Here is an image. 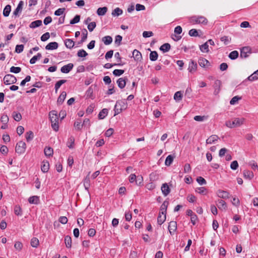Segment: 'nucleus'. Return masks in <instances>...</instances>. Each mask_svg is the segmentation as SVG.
<instances>
[{
    "label": "nucleus",
    "mask_w": 258,
    "mask_h": 258,
    "mask_svg": "<svg viewBox=\"0 0 258 258\" xmlns=\"http://www.w3.org/2000/svg\"><path fill=\"white\" fill-rule=\"evenodd\" d=\"M244 121L245 119L244 118H235L232 121H227L225 125L229 128L237 127L242 125L244 123Z\"/></svg>",
    "instance_id": "f257e3e1"
},
{
    "label": "nucleus",
    "mask_w": 258,
    "mask_h": 258,
    "mask_svg": "<svg viewBox=\"0 0 258 258\" xmlns=\"http://www.w3.org/2000/svg\"><path fill=\"white\" fill-rule=\"evenodd\" d=\"M127 108V103L124 100H118L114 106V111L115 116L120 113L123 110Z\"/></svg>",
    "instance_id": "f03ea898"
},
{
    "label": "nucleus",
    "mask_w": 258,
    "mask_h": 258,
    "mask_svg": "<svg viewBox=\"0 0 258 258\" xmlns=\"http://www.w3.org/2000/svg\"><path fill=\"white\" fill-rule=\"evenodd\" d=\"M189 22L192 24H202L206 25L208 23V20L204 16H195L190 18Z\"/></svg>",
    "instance_id": "7ed1b4c3"
},
{
    "label": "nucleus",
    "mask_w": 258,
    "mask_h": 258,
    "mask_svg": "<svg viewBox=\"0 0 258 258\" xmlns=\"http://www.w3.org/2000/svg\"><path fill=\"white\" fill-rule=\"evenodd\" d=\"M26 148V145L25 143L23 141H20L16 146V152L19 154H23L25 152Z\"/></svg>",
    "instance_id": "20e7f679"
},
{
    "label": "nucleus",
    "mask_w": 258,
    "mask_h": 258,
    "mask_svg": "<svg viewBox=\"0 0 258 258\" xmlns=\"http://www.w3.org/2000/svg\"><path fill=\"white\" fill-rule=\"evenodd\" d=\"M4 82L6 85L15 84L17 82V79L14 76L11 74H8L5 76L4 78Z\"/></svg>",
    "instance_id": "39448f33"
},
{
    "label": "nucleus",
    "mask_w": 258,
    "mask_h": 258,
    "mask_svg": "<svg viewBox=\"0 0 258 258\" xmlns=\"http://www.w3.org/2000/svg\"><path fill=\"white\" fill-rule=\"evenodd\" d=\"M251 48L249 46L243 47L240 50V57L246 58L251 53Z\"/></svg>",
    "instance_id": "423d86ee"
},
{
    "label": "nucleus",
    "mask_w": 258,
    "mask_h": 258,
    "mask_svg": "<svg viewBox=\"0 0 258 258\" xmlns=\"http://www.w3.org/2000/svg\"><path fill=\"white\" fill-rule=\"evenodd\" d=\"M23 5L24 2L22 1H21L19 3L16 9L13 12V16H14L16 17L19 16L20 14L21 13L22 11Z\"/></svg>",
    "instance_id": "0eeeda50"
},
{
    "label": "nucleus",
    "mask_w": 258,
    "mask_h": 258,
    "mask_svg": "<svg viewBox=\"0 0 258 258\" xmlns=\"http://www.w3.org/2000/svg\"><path fill=\"white\" fill-rule=\"evenodd\" d=\"M221 86L222 83L220 80H217L215 81L213 86L214 88V94L215 95H217L220 93L221 91Z\"/></svg>",
    "instance_id": "6e6552de"
},
{
    "label": "nucleus",
    "mask_w": 258,
    "mask_h": 258,
    "mask_svg": "<svg viewBox=\"0 0 258 258\" xmlns=\"http://www.w3.org/2000/svg\"><path fill=\"white\" fill-rule=\"evenodd\" d=\"M168 231L171 235H172L173 233L177 229V223L175 221H171L169 223L168 227Z\"/></svg>",
    "instance_id": "1a4fd4ad"
},
{
    "label": "nucleus",
    "mask_w": 258,
    "mask_h": 258,
    "mask_svg": "<svg viewBox=\"0 0 258 258\" xmlns=\"http://www.w3.org/2000/svg\"><path fill=\"white\" fill-rule=\"evenodd\" d=\"M198 63L202 68H208L211 66L210 62L207 59L203 57H200L199 59Z\"/></svg>",
    "instance_id": "9d476101"
},
{
    "label": "nucleus",
    "mask_w": 258,
    "mask_h": 258,
    "mask_svg": "<svg viewBox=\"0 0 258 258\" xmlns=\"http://www.w3.org/2000/svg\"><path fill=\"white\" fill-rule=\"evenodd\" d=\"M197 67V62L191 60L189 63L188 70L190 73H194L196 71Z\"/></svg>",
    "instance_id": "9b49d317"
},
{
    "label": "nucleus",
    "mask_w": 258,
    "mask_h": 258,
    "mask_svg": "<svg viewBox=\"0 0 258 258\" xmlns=\"http://www.w3.org/2000/svg\"><path fill=\"white\" fill-rule=\"evenodd\" d=\"M74 64L72 63H70L67 65H64L61 68L60 71L62 73H68L73 68Z\"/></svg>",
    "instance_id": "f8f14e48"
},
{
    "label": "nucleus",
    "mask_w": 258,
    "mask_h": 258,
    "mask_svg": "<svg viewBox=\"0 0 258 258\" xmlns=\"http://www.w3.org/2000/svg\"><path fill=\"white\" fill-rule=\"evenodd\" d=\"M127 80L128 79L126 77L119 78L116 82L118 87L120 89L124 88L125 86L126 82Z\"/></svg>",
    "instance_id": "ddd939ff"
},
{
    "label": "nucleus",
    "mask_w": 258,
    "mask_h": 258,
    "mask_svg": "<svg viewBox=\"0 0 258 258\" xmlns=\"http://www.w3.org/2000/svg\"><path fill=\"white\" fill-rule=\"evenodd\" d=\"M49 117L50 119L51 122H57L58 120L57 117V112L55 110L51 111L49 112Z\"/></svg>",
    "instance_id": "4468645a"
},
{
    "label": "nucleus",
    "mask_w": 258,
    "mask_h": 258,
    "mask_svg": "<svg viewBox=\"0 0 258 258\" xmlns=\"http://www.w3.org/2000/svg\"><path fill=\"white\" fill-rule=\"evenodd\" d=\"M161 189L164 196H167L170 193V189L166 183L162 184Z\"/></svg>",
    "instance_id": "2eb2a0df"
},
{
    "label": "nucleus",
    "mask_w": 258,
    "mask_h": 258,
    "mask_svg": "<svg viewBox=\"0 0 258 258\" xmlns=\"http://www.w3.org/2000/svg\"><path fill=\"white\" fill-rule=\"evenodd\" d=\"M218 196L222 199H228L229 193L225 190H219L217 192Z\"/></svg>",
    "instance_id": "dca6fc26"
},
{
    "label": "nucleus",
    "mask_w": 258,
    "mask_h": 258,
    "mask_svg": "<svg viewBox=\"0 0 258 258\" xmlns=\"http://www.w3.org/2000/svg\"><path fill=\"white\" fill-rule=\"evenodd\" d=\"M133 56L136 61H141L142 58L141 53L137 49L134 50Z\"/></svg>",
    "instance_id": "f3484780"
},
{
    "label": "nucleus",
    "mask_w": 258,
    "mask_h": 258,
    "mask_svg": "<svg viewBox=\"0 0 258 258\" xmlns=\"http://www.w3.org/2000/svg\"><path fill=\"white\" fill-rule=\"evenodd\" d=\"M217 206L219 209L224 210L227 209L226 203L222 200L219 199L217 201Z\"/></svg>",
    "instance_id": "a211bd4d"
},
{
    "label": "nucleus",
    "mask_w": 258,
    "mask_h": 258,
    "mask_svg": "<svg viewBox=\"0 0 258 258\" xmlns=\"http://www.w3.org/2000/svg\"><path fill=\"white\" fill-rule=\"evenodd\" d=\"M58 44L56 42H52L48 43L46 46L45 49L46 50H54L58 48Z\"/></svg>",
    "instance_id": "6ab92c4d"
},
{
    "label": "nucleus",
    "mask_w": 258,
    "mask_h": 258,
    "mask_svg": "<svg viewBox=\"0 0 258 258\" xmlns=\"http://www.w3.org/2000/svg\"><path fill=\"white\" fill-rule=\"evenodd\" d=\"M169 204L168 202L165 201H164L160 207V214H162V215H166L167 208L168 207V205Z\"/></svg>",
    "instance_id": "aec40b11"
},
{
    "label": "nucleus",
    "mask_w": 258,
    "mask_h": 258,
    "mask_svg": "<svg viewBox=\"0 0 258 258\" xmlns=\"http://www.w3.org/2000/svg\"><path fill=\"white\" fill-rule=\"evenodd\" d=\"M219 139V137L216 135H213L211 136L208 139L206 140V143L207 144H211L215 143V141H217Z\"/></svg>",
    "instance_id": "412c9836"
},
{
    "label": "nucleus",
    "mask_w": 258,
    "mask_h": 258,
    "mask_svg": "<svg viewBox=\"0 0 258 258\" xmlns=\"http://www.w3.org/2000/svg\"><path fill=\"white\" fill-rule=\"evenodd\" d=\"M41 170L43 172L46 173L47 172L49 168V164L48 161H43L42 163V165L41 166Z\"/></svg>",
    "instance_id": "4be33fe9"
},
{
    "label": "nucleus",
    "mask_w": 258,
    "mask_h": 258,
    "mask_svg": "<svg viewBox=\"0 0 258 258\" xmlns=\"http://www.w3.org/2000/svg\"><path fill=\"white\" fill-rule=\"evenodd\" d=\"M65 46L69 49L73 48L75 45V42L71 39H67L64 40Z\"/></svg>",
    "instance_id": "5701e85b"
},
{
    "label": "nucleus",
    "mask_w": 258,
    "mask_h": 258,
    "mask_svg": "<svg viewBox=\"0 0 258 258\" xmlns=\"http://www.w3.org/2000/svg\"><path fill=\"white\" fill-rule=\"evenodd\" d=\"M67 96V93L64 91L61 92L57 98V102L58 104H61L65 100Z\"/></svg>",
    "instance_id": "b1692460"
},
{
    "label": "nucleus",
    "mask_w": 258,
    "mask_h": 258,
    "mask_svg": "<svg viewBox=\"0 0 258 258\" xmlns=\"http://www.w3.org/2000/svg\"><path fill=\"white\" fill-rule=\"evenodd\" d=\"M84 186L85 187V189L89 191V188L90 186V179L89 177V174L85 178L84 180Z\"/></svg>",
    "instance_id": "393cba45"
},
{
    "label": "nucleus",
    "mask_w": 258,
    "mask_h": 258,
    "mask_svg": "<svg viewBox=\"0 0 258 258\" xmlns=\"http://www.w3.org/2000/svg\"><path fill=\"white\" fill-rule=\"evenodd\" d=\"M42 22L41 20H36L31 22L29 25V27L31 28H35L36 27L40 26L42 25Z\"/></svg>",
    "instance_id": "a878e982"
},
{
    "label": "nucleus",
    "mask_w": 258,
    "mask_h": 258,
    "mask_svg": "<svg viewBox=\"0 0 258 258\" xmlns=\"http://www.w3.org/2000/svg\"><path fill=\"white\" fill-rule=\"evenodd\" d=\"M170 44L169 43H166L160 46V50L162 51L163 52H166L170 49Z\"/></svg>",
    "instance_id": "bb28decb"
},
{
    "label": "nucleus",
    "mask_w": 258,
    "mask_h": 258,
    "mask_svg": "<svg viewBox=\"0 0 258 258\" xmlns=\"http://www.w3.org/2000/svg\"><path fill=\"white\" fill-rule=\"evenodd\" d=\"M107 8L104 7L102 8H99L97 10V14L98 16H104L105 15L107 11Z\"/></svg>",
    "instance_id": "cd10ccee"
},
{
    "label": "nucleus",
    "mask_w": 258,
    "mask_h": 258,
    "mask_svg": "<svg viewBox=\"0 0 258 258\" xmlns=\"http://www.w3.org/2000/svg\"><path fill=\"white\" fill-rule=\"evenodd\" d=\"M39 201L38 197L36 196L30 197L28 199L29 203L31 204H38Z\"/></svg>",
    "instance_id": "c85d7f7f"
},
{
    "label": "nucleus",
    "mask_w": 258,
    "mask_h": 258,
    "mask_svg": "<svg viewBox=\"0 0 258 258\" xmlns=\"http://www.w3.org/2000/svg\"><path fill=\"white\" fill-rule=\"evenodd\" d=\"M243 175L245 178L251 179L253 177V173L249 170H244L243 171Z\"/></svg>",
    "instance_id": "c756f323"
},
{
    "label": "nucleus",
    "mask_w": 258,
    "mask_h": 258,
    "mask_svg": "<svg viewBox=\"0 0 258 258\" xmlns=\"http://www.w3.org/2000/svg\"><path fill=\"white\" fill-rule=\"evenodd\" d=\"M44 152L46 156H52L53 153V149L51 147H46L44 149Z\"/></svg>",
    "instance_id": "7c9ffc66"
},
{
    "label": "nucleus",
    "mask_w": 258,
    "mask_h": 258,
    "mask_svg": "<svg viewBox=\"0 0 258 258\" xmlns=\"http://www.w3.org/2000/svg\"><path fill=\"white\" fill-rule=\"evenodd\" d=\"M108 114V110L106 108L103 109L98 114V118L100 119H104Z\"/></svg>",
    "instance_id": "2f4dec72"
},
{
    "label": "nucleus",
    "mask_w": 258,
    "mask_h": 258,
    "mask_svg": "<svg viewBox=\"0 0 258 258\" xmlns=\"http://www.w3.org/2000/svg\"><path fill=\"white\" fill-rule=\"evenodd\" d=\"M67 82V80H60L59 81H57L55 84V86H54V88H55V93H57V90H58V89L60 88V87L64 83H66Z\"/></svg>",
    "instance_id": "473e14b6"
},
{
    "label": "nucleus",
    "mask_w": 258,
    "mask_h": 258,
    "mask_svg": "<svg viewBox=\"0 0 258 258\" xmlns=\"http://www.w3.org/2000/svg\"><path fill=\"white\" fill-rule=\"evenodd\" d=\"M102 40L105 45H109L112 42V38L110 36H106L102 38Z\"/></svg>",
    "instance_id": "72a5a7b5"
},
{
    "label": "nucleus",
    "mask_w": 258,
    "mask_h": 258,
    "mask_svg": "<svg viewBox=\"0 0 258 258\" xmlns=\"http://www.w3.org/2000/svg\"><path fill=\"white\" fill-rule=\"evenodd\" d=\"M64 242L67 248H71L72 246V238L71 237L67 235L64 237Z\"/></svg>",
    "instance_id": "f704fd0d"
},
{
    "label": "nucleus",
    "mask_w": 258,
    "mask_h": 258,
    "mask_svg": "<svg viewBox=\"0 0 258 258\" xmlns=\"http://www.w3.org/2000/svg\"><path fill=\"white\" fill-rule=\"evenodd\" d=\"M258 79V70L254 72L252 75L247 78V80L249 81H253Z\"/></svg>",
    "instance_id": "c9c22d12"
},
{
    "label": "nucleus",
    "mask_w": 258,
    "mask_h": 258,
    "mask_svg": "<svg viewBox=\"0 0 258 258\" xmlns=\"http://www.w3.org/2000/svg\"><path fill=\"white\" fill-rule=\"evenodd\" d=\"M200 49L203 52H208L209 51V49L208 42H206L204 44L201 45L200 46Z\"/></svg>",
    "instance_id": "e433bc0d"
},
{
    "label": "nucleus",
    "mask_w": 258,
    "mask_h": 258,
    "mask_svg": "<svg viewBox=\"0 0 258 258\" xmlns=\"http://www.w3.org/2000/svg\"><path fill=\"white\" fill-rule=\"evenodd\" d=\"M11 11V7L10 5H7L4 10H3V15L5 17H8L10 15V12Z\"/></svg>",
    "instance_id": "4c0bfd02"
},
{
    "label": "nucleus",
    "mask_w": 258,
    "mask_h": 258,
    "mask_svg": "<svg viewBox=\"0 0 258 258\" xmlns=\"http://www.w3.org/2000/svg\"><path fill=\"white\" fill-rule=\"evenodd\" d=\"M182 94L181 91H177L174 94V99L176 101L179 102L182 100Z\"/></svg>",
    "instance_id": "58836bf2"
},
{
    "label": "nucleus",
    "mask_w": 258,
    "mask_h": 258,
    "mask_svg": "<svg viewBox=\"0 0 258 258\" xmlns=\"http://www.w3.org/2000/svg\"><path fill=\"white\" fill-rule=\"evenodd\" d=\"M123 11L121 9L119 8H116L112 11L111 14L113 16H119L121 15Z\"/></svg>",
    "instance_id": "ea45409f"
},
{
    "label": "nucleus",
    "mask_w": 258,
    "mask_h": 258,
    "mask_svg": "<svg viewBox=\"0 0 258 258\" xmlns=\"http://www.w3.org/2000/svg\"><path fill=\"white\" fill-rule=\"evenodd\" d=\"M158 54L156 51H152L150 53V59L151 61H156L158 58Z\"/></svg>",
    "instance_id": "a19ab883"
},
{
    "label": "nucleus",
    "mask_w": 258,
    "mask_h": 258,
    "mask_svg": "<svg viewBox=\"0 0 258 258\" xmlns=\"http://www.w3.org/2000/svg\"><path fill=\"white\" fill-rule=\"evenodd\" d=\"M13 117L16 121H19L22 119V115L20 113L14 111L13 112Z\"/></svg>",
    "instance_id": "79ce46f5"
},
{
    "label": "nucleus",
    "mask_w": 258,
    "mask_h": 258,
    "mask_svg": "<svg viewBox=\"0 0 258 258\" xmlns=\"http://www.w3.org/2000/svg\"><path fill=\"white\" fill-rule=\"evenodd\" d=\"M82 39H81V41L78 42L79 44H82L83 42H84L87 39V35H88V32H87V30L85 29H84V30L82 31Z\"/></svg>",
    "instance_id": "37998d69"
},
{
    "label": "nucleus",
    "mask_w": 258,
    "mask_h": 258,
    "mask_svg": "<svg viewBox=\"0 0 258 258\" xmlns=\"http://www.w3.org/2000/svg\"><path fill=\"white\" fill-rule=\"evenodd\" d=\"M173 159H174V157L172 155H168L166 157V159L165 160V164L166 166H170L172 164V163L173 161Z\"/></svg>",
    "instance_id": "c03bdc74"
},
{
    "label": "nucleus",
    "mask_w": 258,
    "mask_h": 258,
    "mask_svg": "<svg viewBox=\"0 0 258 258\" xmlns=\"http://www.w3.org/2000/svg\"><path fill=\"white\" fill-rule=\"evenodd\" d=\"M162 214L159 213V215L157 218V222L158 224L161 225L166 220V215H164V216L161 215Z\"/></svg>",
    "instance_id": "a18cd8bd"
},
{
    "label": "nucleus",
    "mask_w": 258,
    "mask_h": 258,
    "mask_svg": "<svg viewBox=\"0 0 258 258\" xmlns=\"http://www.w3.org/2000/svg\"><path fill=\"white\" fill-rule=\"evenodd\" d=\"M238 52L236 50H234L232 52H231L229 54V57L232 59L234 60L237 58L238 56Z\"/></svg>",
    "instance_id": "49530a36"
},
{
    "label": "nucleus",
    "mask_w": 258,
    "mask_h": 258,
    "mask_svg": "<svg viewBox=\"0 0 258 258\" xmlns=\"http://www.w3.org/2000/svg\"><path fill=\"white\" fill-rule=\"evenodd\" d=\"M39 244L38 238L33 237L31 240V245L33 247H37Z\"/></svg>",
    "instance_id": "de8ad7c7"
},
{
    "label": "nucleus",
    "mask_w": 258,
    "mask_h": 258,
    "mask_svg": "<svg viewBox=\"0 0 258 258\" xmlns=\"http://www.w3.org/2000/svg\"><path fill=\"white\" fill-rule=\"evenodd\" d=\"M75 142L74 138L73 137H71L67 142V146L70 149H72L74 148V144Z\"/></svg>",
    "instance_id": "09e8293b"
},
{
    "label": "nucleus",
    "mask_w": 258,
    "mask_h": 258,
    "mask_svg": "<svg viewBox=\"0 0 258 258\" xmlns=\"http://www.w3.org/2000/svg\"><path fill=\"white\" fill-rule=\"evenodd\" d=\"M196 191L201 195H206L207 193V189L204 187H200L197 188Z\"/></svg>",
    "instance_id": "8fccbe9b"
},
{
    "label": "nucleus",
    "mask_w": 258,
    "mask_h": 258,
    "mask_svg": "<svg viewBox=\"0 0 258 258\" xmlns=\"http://www.w3.org/2000/svg\"><path fill=\"white\" fill-rule=\"evenodd\" d=\"M25 136L27 141L29 142L34 138V134L32 131H30L26 133Z\"/></svg>",
    "instance_id": "3c124183"
},
{
    "label": "nucleus",
    "mask_w": 258,
    "mask_h": 258,
    "mask_svg": "<svg viewBox=\"0 0 258 258\" xmlns=\"http://www.w3.org/2000/svg\"><path fill=\"white\" fill-rule=\"evenodd\" d=\"M83 126V124H81V121L80 120H77L74 123V127L77 131L81 130Z\"/></svg>",
    "instance_id": "603ef678"
},
{
    "label": "nucleus",
    "mask_w": 258,
    "mask_h": 258,
    "mask_svg": "<svg viewBox=\"0 0 258 258\" xmlns=\"http://www.w3.org/2000/svg\"><path fill=\"white\" fill-rule=\"evenodd\" d=\"M77 55L80 57H86L88 55V53L84 49H80L77 52Z\"/></svg>",
    "instance_id": "864d4df0"
},
{
    "label": "nucleus",
    "mask_w": 258,
    "mask_h": 258,
    "mask_svg": "<svg viewBox=\"0 0 258 258\" xmlns=\"http://www.w3.org/2000/svg\"><path fill=\"white\" fill-rule=\"evenodd\" d=\"M1 121L3 124H7L9 121V117L7 114H3L1 118Z\"/></svg>",
    "instance_id": "5fc2aeb1"
},
{
    "label": "nucleus",
    "mask_w": 258,
    "mask_h": 258,
    "mask_svg": "<svg viewBox=\"0 0 258 258\" xmlns=\"http://www.w3.org/2000/svg\"><path fill=\"white\" fill-rule=\"evenodd\" d=\"M21 71V68L20 67H12L10 68V72L15 74H18Z\"/></svg>",
    "instance_id": "6e6d98bb"
},
{
    "label": "nucleus",
    "mask_w": 258,
    "mask_h": 258,
    "mask_svg": "<svg viewBox=\"0 0 258 258\" xmlns=\"http://www.w3.org/2000/svg\"><path fill=\"white\" fill-rule=\"evenodd\" d=\"M80 20V16L77 15L75 17L70 21V24H75L78 23Z\"/></svg>",
    "instance_id": "4d7b16f0"
},
{
    "label": "nucleus",
    "mask_w": 258,
    "mask_h": 258,
    "mask_svg": "<svg viewBox=\"0 0 258 258\" xmlns=\"http://www.w3.org/2000/svg\"><path fill=\"white\" fill-rule=\"evenodd\" d=\"M15 214L18 216H21L22 215L21 208L18 206H16L14 208Z\"/></svg>",
    "instance_id": "13d9d810"
},
{
    "label": "nucleus",
    "mask_w": 258,
    "mask_h": 258,
    "mask_svg": "<svg viewBox=\"0 0 258 258\" xmlns=\"http://www.w3.org/2000/svg\"><path fill=\"white\" fill-rule=\"evenodd\" d=\"M93 93V89L92 86L90 87L86 92V95L88 98H92Z\"/></svg>",
    "instance_id": "bf43d9fd"
},
{
    "label": "nucleus",
    "mask_w": 258,
    "mask_h": 258,
    "mask_svg": "<svg viewBox=\"0 0 258 258\" xmlns=\"http://www.w3.org/2000/svg\"><path fill=\"white\" fill-rule=\"evenodd\" d=\"M96 26V24L95 22H92L88 24V29L90 32H92Z\"/></svg>",
    "instance_id": "052dcab7"
},
{
    "label": "nucleus",
    "mask_w": 258,
    "mask_h": 258,
    "mask_svg": "<svg viewBox=\"0 0 258 258\" xmlns=\"http://www.w3.org/2000/svg\"><path fill=\"white\" fill-rule=\"evenodd\" d=\"M124 70L115 69L113 71V74L115 76H120L124 73Z\"/></svg>",
    "instance_id": "680f3d73"
},
{
    "label": "nucleus",
    "mask_w": 258,
    "mask_h": 258,
    "mask_svg": "<svg viewBox=\"0 0 258 258\" xmlns=\"http://www.w3.org/2000/svg\"><path fill=\"white\" fill-rule=\"evenodd\" d=\"M14 247L16 250L20 251L23 247V244L21 242L17 241L14 244Z\"/></svg>",
    "instance_id": "e2e57ef3"
},
{
    "label": "nucleus",
    "mask_w": 258,
    "mask_h": 258,
    "mask_svg": "<svg viewBox=\"0 0 258 258\" xmlns=\"http://www.w3.org/2000/svg\"><path fill=\"white\" fill-rule=\"evenodd\" d=\"M188 34L190 36L197 37L199 36L197 30L195 29H192L189 31Z\"/></svg>",
    "instance_id": "0e129e2a"
},
{
    "label": "nucleus",
    "mask_w": 258,
    "mask_h": 258,
    "mask_svg": "<svg viewBox=\"0 0 258 258\" xmlns=\"http://www.w3.org/2000/svg\"><path fill=\"white\" fill-rule=\"evenodd\" d=\"M241 99V97L236 96L233 97L230 101L231 105H234L236 104L239 100Z\"/></svg>",
    "instance_id": "69168bd1"
},
{
    "label": "nucleus",
    "mask_w": 258,
    "mask_h": 258,
    "mask_svg": "<svg viewBox=\"0 0 258 258\" xmlns=\"http://www.w3.org/2000/svg\"><path fill=\"white\" fill-rule=\"evenodd\" d=\"M24 49V45L22 44L17 45L15 48V51L17 53H21L23 51Z\"/></svg>",
    "instance_id": "338daca9"
},
{
    "label": "nucleus",
    "mask_w": 258,
    "mask_h": 258,
    "mask_svg": "<svg viewBox=\"0 0 258 258\" xmlns=\"http://www.w3.org/2000/svg\"><path fill=\"white\" fill-rule=\"evenodd\" d=\"M197 181L200 184V185H204L206 184L207 182L206 180L202 177L199 176L197 178Z\"/></svg>",
    "instance_id": "774afa93"
}]
</instances>
